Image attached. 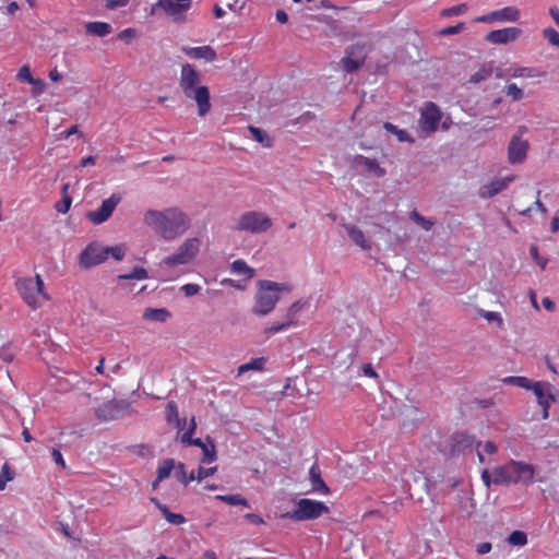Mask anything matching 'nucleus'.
<instances>
[{
  "mask_svg": "<svg viewBox=\"0 0 559 559\" xmlns=\"http://www.w3.org/2000/svg\"><path fill=\"white\" fill-rule=\"evenodd\" d=\"M512 180L513 177H506L484 185L479 190V197L483 199L493 198L496 194L504 190Z\"/></svg>",
  "mask_w": 559,
  "mask_h": 559,
  "instance_id": "21",
  "label": "nucleus"
},
{
  "mask_svg": "<svg viewBox=\"0 0 559 559\" xmlns=\"http://www.w3.org/2000/svg\"><path fill=\"white\" fill-rule=\"evenodd\" d=\"M383 129L386 130L388 132L396 135V138L400 142L414 143V141H415L414 138L411 136L406 130L399 129L395 124H393L391 122H384Z\"/></svg>",
  "mask_w": 559,
  "mask_h": 559,
  "instance_id": "29",
  "label": "nucleus"
},
{
  "mask_svg": "<svg viewBox=\"0 0 559 559\" xmlns=\"http://www.w3.org/2000/svg\"><path fill=\"white\" fill-rule=\"evenodd\" d=\"M509 465L504 467H498L493 471L492 483L495 485L509 484L511 483Z\"/></svg>",
  "mask_w": 559,
  "mask_h": 559,
  "instance_id": "35",
  "label": "nucleus"
},
{
  "mask_svg": "<svg viewBox=\"0 0 559 559\" xmlns=\"http://www.w3.org/2000/svg\"><path fill=\"white\" fill-rule=\"evenodd\" d=\"M265 361L266 360L264 357H259V358L252 359L251 361H249L247 364H242L238 367V374H242V373H246L251 370L260 371L264 368Z\"/></svg>",
  "mask_w": 559,
  "mask_h": 559,
  "instance_id": "32",
  "label": "nucleus"
},
{
  "mask_svg": "<svg viewBox=\"0 0 559 559\" xmlns=\"http://www.w3.org/2000/svg\"><path fill=\"white\" fill-rule=\"evenodd\" d=\"M543 35L552 46L559 47V33L555 28H545Z\"/></svg>",
  "mask_w": 559,
  "mask_h": 559,
  "instance_id": "52",
  "label": "nucleus"
},
{
  "mask_svg": "<svg viewBox=\"0 0 559 559\" xmlns=\"http://www.w3.org/2000/svg\"><path fill=\"white\" fill-rule=\"evenodd\" d=\"M135 36V29L134 28H126L123 31H121L119 34H118V39L120 40H130L132 39L133 37Z\"/></svg>",
  "mask_w": 559,
  "mask_h": 559,
  "instance_id": "63",
  "label": "nucleus"
},
{
  "mask_svg": "<svg viewBox=\"0 0 559 559\" xmlns=\"http://www.w3.org/2000/svg\"><path fill=\"white\" fill-rule=\"evenodd\" d=\"M328 512L329 508L323 502L304 498L297 502V508L295 510L284 513L282 518L295 521H306L318 519L321 514Z\"/></svg>",
  "mask_w": 559,
  "mask_h": 559,
  "instance_id": "4",
  "label": "nucleus"
},
{
  "mask_svg": "<svg viewBox=\"0 0 559 559\" xmlns=\"http://www.w3.org/2000/svg\"><path fill=\"white\" fill-rule=\"evenodd\" d=\"M478 314L487 321H496L500 328L503 326V320L498 312L478 310Z\"/></svg>",
  "mask_w": 559,
  "mask_h": 559,
  "instance_id": "51",
  "label": "nucleus"
},
{
  "mask_svg": "<svg viewBox=\"0 0 559 559\" xmlns=\"http://www.w3.org/2000/svg\"><path fill=\"white\" fill-rule=\"evenodd\" d=\"M169 316V311L165 308H146L143 312V319L157 322H165Z\"/></svg>",
  "mask_w": 559,
  "mask_h": 559,
  "instance_id": "28",
  "label": "nucleus"
},
{
  "mask_svg": "<svg viewBox=\"0 0 559 559\" xmlns=\"http://www.w3.org/2000/svg\"><path fill=\"white\" fill-rule=\"evenodd\" d=\"M159 11L171 17L175 23H183L187 20V3L179 0H158L153 4L152 13H158Z\"/></svg>",
  "mask_w": 559,
  "mask_h": 559,
  "instance_id": "9",
  "label": "nucleus"
},
{
  "mask_svg": "<svg viewBox=\"0 0 559 559\" xmlns=\"http://www.w3.org/2000/svg\"><path fill=\"white\" fill-rule=\"evenodd\" d=\"M128 407V402L114 400L97 407L95 415L102 421L115 420L121 417Z\"/></svg>",
  "mask_w": 559,
  "mask_h": 559,
  "instance_id": "13",
  "label": "nucleus"
},
{
  "mask_svg": "<svg viewBox=\"0 0 559 559\" xmlns=\"http://www.w3.org/2000/svg\"><path fill=\"white\" fill-rule=\"evenodd\" d=\"M185 97L194 100L198 106V115L204 117L211 110L210 90L206 85L183 93Z\"/></svg>",
  "mask_w": 559,
  "mask_h": 559,
  "instance_id": "15",
  "label": "nucleus"
},
{
  "mask_svg": "<svg viewBox=\"0 0 559 559\" xmlns=\"http://www.w3.org/2000/svg\"><path fill=\"white\" fill-rule=\"evenodd\" d=\"M440 119L441 111L439 107L435 103L428 102L421 109L419 127L423 131L429 133L435 132L438 128Z\"/></svg>",
  "mask_w": 559,
  "mask_h": 559,
  "instance_id": "12",
  "label": "nucleus"
},
{
  "mask_svg": "<svg viewBox=\"0 0 559 559\" xmlns=\"http://www.w3.org/2000/svg\"><path fill=\"white\" fill-rule=\"evenodd\" d=\"M503 382L507 384L516 385L519 388H523L525 390H532L534 382L525 377L511 376L503 379Z\"/></svg>",
  "mask_w": 559,
  "mask_h": 559,
  "instance_id": "36",
  "label": "nucleus"
},
{
  "mask_svg": "<svg viewBox=\"0 0 559 559\" xmlns=\"http://www.w3.org/2000/svg\"><path fill=\"white\" fill-rule=\"evenodd\" d=\"M216 471H217L216 466L209 467V468H204V467L200 466L199 469H198V475L195 476V479L201 481L204 478H207V477L214 475Z\"/></svg>",
  "mask_w": 559,
  "mask_h": 559,
  "instance_id": "62",
  "label": "nucleus"
},
{
  "mask_svg": "<svg viewBox=\"0 0 559 559\" xmlns=\"http://www.w3.org/2000/svg\"><path fill=\"white\" fill-rule=\"evenodd\" d=\"M174 467L175 461L173 459L164 460L162 465L158 466L157 468V481H162L165 478L169 477Z\"/></svg>",
  "mask_w": 559,
  "mask_h": 559,
  "instance_id": "38",
  "label": "nucleus"
},
{
  "mask_svg": "<svg viewBox=\"0 0 559 559\" xmlns=\"http://www.w3.org/2000/svg\"><path fill=\"white\" fill-rule=\"evenodd\" d=\"M403 481L412 499L421 502L427 496H429L430 483L423 472L405 469L403 472Z\"/></svg>",
  "mask_w": 559,
  "mask_h": 559,
  "instance_id": "5",
  "label": "nucleus"
},
{
  "mask_svg": "<svg viewBox=\"0 0 559 559\" xmlns=\"http://www.w3.org/2000/svg\"><path fill=\"white\" fill-rule=\"evenodd\" d=\"M530 144L520 135H513L508 146V158L511 164H520L526 158Z\"/></svg>",
  "mask_w": 559,
  "mask_h": 559,
  "instance_id": "19",
  "label": "nucleus"
},
{
  "mask_svg": "<svg viewBox=\"0 0 559 559\" xmlns=\"http://www.w3.org/2000/svg\"><path fill=\"white\" fill-rule=\"evenodd\" d=\"M352 165L354 167L362 166L366 173L372 174L377 178H382L386 174L385 169L382 168L376 159L368 158L364 155H355L352 158Z\"/></svg>",
  "mask_w": 559,
  "mask_h": 559,
  "instance_id": "20",
  "label": "nucleus"
},
{
  "mask_svg": "<svg viewBox=\"0 0 559 559\" xmlns=\"http://www.w3.org/2000/svg\"><path fill=\"white\" fill-rule=\"evenodd\" d=\"M520 466H521V462H511L509 464V469H510V478H511V483H519L521 481L520 479Z\"/></svg>",
  "mask_w": 559,
  "mask_h": 559,
  "instance_id": "57",
  "label": "nucleus"
},
{
  "mask_svg": "<svg viewBox=\"0 0 559 559\" xmlns=\"http://www.w3.org/2000/svg\"><path fill=\"white\" fill-rule=\"evenodd\" d=\"M271 226L272 221L270 217L261 212L249 211L239 217L235 229L239 231H248L251 234H262L270 229Z\"/></svg>",
  "mask_w": 559,
  "mask_h": 559,
  "instance_id": "7",
  "label": "nucleus"
},
{
  "mask_svg": "<svg viewBox=\"0 0 559 559\" xmlns=\"http://www.w3.org/2000/svg\"><path fill=\"white\" fill-rule=\"evenodd\" d=\"M14 478V472L10 468L8 463H4L0 473V490L5 488L8 481Z\"/></svg>",
  "mask_w": 559,
  "mask_h": 559,
  "instance_id": "48",
  "label": "nucleus"
},
{
  "mask_svg": "<svg viewBox=\"0 0 559 559\" xmlns=\"http://www.w3.org/2000/svg\"><path fill=\"white\" fill-rule=\"evenodd\" d=\"M257 286L254 306L251 312L258 317H264L271 313L280 300V294L283 292L289 293L292 289L288 284L267 280L258 281Z\"/></svg>",
  "mask_w": 559,
  "mask_h": 559,
  "instance_id": "2",
  "label": "nucleus"
},
{
  "mask_svg": "<svg viewBox=\"0 0 559 559\" xmlns=\"http://www.w3.org/2000/svg\"><path fill=\"white\" fill-rule=\"evenodd\" d=\"M176 477L177 479L182 483L183 485H187L189 481H192L195 479L194 473H190V475L187 474L186 466L183 463H178L176 466Z\"/></svg>",
  "mask_w": 559,
  "mask_h": 559,
  "instance_id": "43",
  "label": "nucleus"
},
{
  "mask_svg": "<svg viewBox=\"0 0 559 559\" xmlns=\"http://www.w3.org/2000/svg\"><path fill=\"white\" fill-rule=\"evenodd\" d=\"M201 72L198 71L192 64L186 63L181 66L179 87L182 93L203 86V84H201Z\"/></svg>",
  "mask_w": 559,
  "mask_h": 559,
  "instance_id": "14",
  "label": "nucleus"
},
{
  "mask_svg": "<svg viewBox=\"0 0 559 559\" xmlns=\"http://www.w3.org/2000/svg\"><path fill=\"white\" fill-rule=\"evenodd\" d=\"M306 305L307 302L302 300H297L293 302L286 311L285 319L287 321H292V325H294L296 323L297 313L301 311Z\"/></svg>",
  "mask_w": 559,
  "mask_h": 559,
  "instance_id": "39",
  "label": "nucleus"
},
{
  "mask_svg": "<svg viewBox=\"0 0 559 559\" xmlns=\"http://www.w3.org/2000/svg\"><path fill=\"white\" fill-rule=\"evenodd\" d=\"M310 481L312 491L322 495L330 493V489L321 477V471L317 464H313L309 469Z\"/></svg>",
  "mask_w": 559,
  "mask_h": 559,
  "instance_id": "23",
  "label": "nucleus"
},
{
  "mask_svg": "<svg viewBox=\"0 0 559 559\" xmlns=\"http://www.w3.org/2000/svg\"><path fill=\"white\" fill-rule=\"evenodd\" d=\"M491 74H492V67L484 66L471 76L469 82L474 83V84L480 83V82L487 80Z\"/></svg>",
  "mask_w": 559,
  "mask_h": 559,
  "instance_id": "41",
  "label": "nucleus"
},
{
  "mask_svg": "<svg viewBox=\"0 0 559 559\" xmlns=\"http://www.w3.org/2000/svg\"><path fill=\"white\" fill-rule=\"evenodd\" d=\"M467 10V5L465 3H461L459 5H454L449 9H444L442 11V16H452L463 14Z\"/></svg>",
  "mask_w": 559,
  "mask_h": 559,
  "instance_id": "54",
  "label": "nucleus"
},
{
  "mask_svg": "<svg viewBox=\"0 0 559 559\" xmlns=\"http://www.w3.org/2000/svg\"><path fill=\"white\" fill-rule=\"evenodd\" d=\"M374 50L381 55L376 58L377 71L380 74L385 73L388 66L394 61L405 62L401 51H397L390 40L379 41Z\"/></svg>",
  "mask_w": 559,
  "mask_h": 559,
  "instance_id": "8",
  "label": "nucleus"
},
{
  "mask_svg": "<svg viewBox=\"0 0 559 559\" xmlns=\"http://www.w3.org/2000/svg\"><path fill=\"white\" fill-rule=\"evenodd\" d=\"M534 477V468L530 464H525L521 462L520 466V479L524 484H528L533 480Z\"/></svg>",
  "mask_w": 559,
  "mask_h": 559,
  "instance_id": "47",
  "label": "nucleus"
},
{
  "mask_svg": "<svg viewBox=\"0 0 559 559\" xmlns=\"http://www.w3.org/2000/svg\"><path fill=\"white\" fill-rule=\"evenodd\" d=\"M343 226L346 229L348 237L355 245L359 246L364 250L370 248V246L366 242L365 235L360 228L349 224H344Z\"/></svg>",
  "mask_w": 559,
  "mask_h": 559,
  "instance_id": "26",
  "label": "nucleus"
},
{
  "mask_svg": "<svg viewBox=\"0 0 559 559\" xmlns=\"http://www.w3.org/2000/svg\"><path fill=\"white\" fill-rule=\"evenodd\" d=\"M44 282L39 275L33 278H20L16 282V288L25 300V302L33 309L40 307V299L48 300L49 297L43 290Z\"/></svg>",
  "mask_w": 559,
  "mask_h": 559,
  "instance_id": "3",
  "label": "nucleus"
},
{
  "mask_svg": "<svg viewBox=\"0 0 559 559\" xmlns=\"http://www.w3.org/2000/svg\"><path fill=\"white\" fill-rule=\"evenodd\" d=\"M160 512H162L163 516L165 518V520L171 524L180 525L186 522V519L182 514L173 513L169 511V509L167 507L160 508Z\"/></svg>",
  "mask_w": 559,
  "mask_h": 559,
  "instance_id": "44",
  "label": "nucleus"
},
{
  "mask_svg": "<svg viewBox=\"0 0 559 559\" xmlns=\"http://www.w3.org/2000/svg\"><path fill=\"white\" fill-rule=\"evenodd\" d=\"M464 29H465V24L463 22H461L454 26H449V27L441 29L440 35H442V36L454 35V34L461 33Z\"/></svg>",
  "mask_w": 559,
  "mask_h": 559,
  "instance_id": "58",
  "label": "nucleus"
},
{
  "mask_svg": "<svg viewBox=\"0 0 559 559\" xmlns=\"http://www.w3.org/2000/svg\"><path fill=\"white\" fill-rule=\"evenodd\" d=\"M341 62L343 64L344 70L348 73H352V72L358 70L364 63L354 57L347 56L346 53L342 58Z\"/></svg>",
  "mask_w": 559,
  "mask_h": 559,
  "instance_id": "42",
  "label": "nucleus"
},
{
  "mask_svg": "<svg viewBox=\"0 0 559 559\" xmlns=\"http://www.w3.org/2000/svg\"><path fill=\"white\" fill-rule=\"evenodd\" d=\"M192 435L193 433H190L189 431H186L181 438H180V441L181 443L185 445V447H189V445H201V439L200 438H195L193 439L192 438Z\"/></svg>",
  "mask_w": 559,
  "mask_h": 559,
  "instance_id": "59",
  "label": "nucleus"
},
{
  "mask_svg": "<svg viewBox=\"0 0 559 559\" xmlns=\"http://www.w3.org/2000/svg\"><path fill=\"white\" fill-rule=\"evenodd\" d=\"M231 271L239 275H246L248 280L254 274V270L249 267L243 260L234 261L231 264Z\"/></svg>",
  "mask_w": 559,
  "mask_h": 559,
  "instance_id": "37",
  "label": "nucleus"
},
{
  "mask_svg": "<svg viewBox=\"0 0 559 559\" xmlns=\"http://www.w3.org/2000/svg\"><path fill=\"white\" fill-rule=\"evenodd\" d=\"M71 203H72L71 197L63 195L61 202L56 204V210L59 213L66 214L70 210Z\"/></svg>",
  "mask_w": 559,
  "mask_h": 559,
  "instance_id": "60",
  "label": "nucleus"
},
{
  "mask_svg": "<svg viewBox=\"0 0 559 559\" xmlns=\"http://www.w3.org/2000/svg\"><path fill=\"white\" fill-rule=\"evenodd\" d=\"M532 391L537 397V402L540 406L550 407L551 403L556 400V388L545 381H536L532 386Z\"/></svg>",
  "mask_w": 559,
  "mask_h": 559,
  "instance_id": "17",
  "label": "nucleus"
},
{
  "mask_svg": "<svg viewBox=\"0 0 559 559\" xmlns=\"http://www.w3.org/2000/svg\"><path fill=\"white\" fill-rule=\"evenodd\" d=\"M108 258L107 247L98 243H90L81 253V265L88 269L103 263Z\"/></svg>",
  "mask_w": 559,
  "mask_h": 559,
  "instance_id": "11",
  "label": "nucleus"
},
{
  "mask_svg": "<svg viewBox=\"0 0 559 559\" xmlns=\"http://www.w3.org/2000/svg\"><path fill=\"white\" fill-rule=\"evenodd\" d=\"M217 500H221L229 506H242L246 508H249V503L246 498H243L241 495H218L216 496Z\"/></svg>",
  "mask_w": 559,
  "mask_h": 559,
  "instance_id": "33",
  "label": "nucleus"
},
{
  "mask_svg": "<svg viewBox=\"0 0 559 559\" xmlns=\"http://www.w3.org/2000/svg\"><path fill=\"white\" fill-rule=\"evenodd\" d=\"M122 198L119 193H112L108 199L104 200L96 211H91L86 217L95 225L106 222L115 211L116 206L121 202Z\"/></svg>",
  "mask_w": 559,
  "mask_h": 559,
  "instance_id": "10",
  "label": "nucleus"
},
{
  "mask_svg": "<svg viewBox=\"0 0 559 559\" xmlns=\"http://www.w3.org/2000/svg\"><path fill=\"white\" fill-rule=\"evenodd\" d=\"M107 250L108 255H111L117 261L122 260L126 255V247L123 245L107 247Z\"/></svg>",
  "mask_w": 559,
  "mask_h": 559,
  "instance_id": "53",
  "label": "nucleus"
},
{
  "mask_svg": "<svg viewBox=\"0 0 559 559\" xmlns=\"http://www.w3.org/2000/svg\"><path fill=\"white\" fill-rule=\"evenodd\" d=\"M200 245L201 242L199 238L186 239L178 247L175 253L163 259V264L169 267H174L177 265L190 263L197 257L200 250Z\"/></svg>",
  "mask_w": 559,
  "mask_h": 559,
  "instance_id": "6",
  "label": "nucleus"
},
{
  "mask_svg": "<svg viewBox=\"0 0 559 559\" xmlns=\"http://www.w3.org/2000/svg\"><path fill=\"white\" fill-rule=\"evenodd\" d=\"M134 452L142 457L152 455V450L145 444H140L134 448Z\"/></svg>",
  "mask_w": 559,
  "mask_h": 559,
  "instance_id": "64",
  "label": "nucleus"
},
{
  "mask_svg": "<svg viewBox=\"0 0 559 559\" xmlns=\"http://www.w3.org/2000/svg\"><path fill=\"white\" fill-rule=\"evenodd\" d=\"M475 438L466 432H455L449 439L450 450L445 451L447 455H455L472 449L475 444Z\"/></svg>",
  "mask_w": 559,
  "mask_h": 559,
  "instance_id": "18",
  "label": "nucleus"
},
{
  "mask_svg": "<svg viewBox=\"0 0 559 559\" xmlns=\"http://www.w3.org/2000/svg\"><path fill=\"white\" fill-rule=\"evenodd\" d=\"M345 53L349 57H354L361 62L365 61L367 57V47L365 43H356L348 46L345 50Z\"/></svg>",
  "mask_w": 559,
  "mask_h": 559,
  "instance_id": "30",
  "label": "nucleus"
},
{
  "mask_svg": "<svg viewBox=\"0 0 559 559\" xmlns=\"http://www.w3.org/2000/svg\"><path fill=\"white\" fill-rule=\"evenodd\" d=\"M530 252H531V255L533 258V260L539 265V267L542 270H545L546 269V265L548 263V260L545 259V258H542L539 254H538V249L535 245H532L530 247Z\"/></svg>",
  "mask_w": 559,
  "mask_h": 559,
  "instance_id": "55",
  "label": "nucleus"
},
{
  "mask_svg": "<svg viewBox=\"0 0 559 559\" xmlns=\"http://www.w3.org/2000/svg\"><path fill=\"white\" fill-rule=\"evenodd\" d=\"M17 79L21 81H25L32 85H39V91L45 88V82L39 79H34L31 74V69L28 66H23L17 72Z\"/></svg>",
  "mask_w": 559,
  "mask_h": 559,
  "instance_id": "31",
  "label": "nucleus"
},
{
  "mask_svg": "<svg viewBox=\"0 0 559 559\" xmlns=\"http://www.w3.org/2000/svg\"><path fill=\"white\" fill-rule=\"evenodd\" d=\"M249 131L257 142L261 143L265 147L272 146V140L264 130L250 126Z\"/></svg>",
  "mask_w": 559,
  "mask_h": 559,
  "instance_id": "34",
  "label": "nucleus"
},
{
  "mask_svg": "<svg viewBox=\"0 0 559 559\" xmlns=\"http://www.w3.org/2000/svg\"><path fill=\"white\" fill-rule=\"evenodd\" d=\"M290 325H292V321H287L284 318V320L282 322H278V323H275V324H273L271 326L265 328L263 333L265 335L275 334V333H278V332H282V331L286 330Z\"/></svg>",
  "mask_w": 559,
  "mask_h": 559,
  "instance_id": "50",
  "label": "nucleus"
},
{
  "mask_svg": "<svg viewBox=\"0 0 559 559\" xmlns=\"http://www.w3.org/2000/svg\"><path fill=\"white\" fill-rule=\"evenodd\" d=\"M523 31L519 27H507L489 32L485 39L491 44L504 45L516 40Z\"/></svg>",
  "mask_w": 559,
  "mask_h": 559,
  "instance_id": "16",
  "label": "nucleus"
},
{
  "mask_svg": "<svg viewBox=\"0 0 559 559\" xmlns=\"http://www.w3.org/2000/svg\"><path fill=\"white\" fill-rule=\"evenodd\" d=\"M180 290L185 294L186 297H192L201 290V287L197 284H186L181 286Z\"/></svg>",
  "mask_w": 559,
  "mask_h": 559,
  "instance_id": "61",
  "label": "nucleus"
},
{
  "mask_svg": "<svg viewBox=\"0 0 559 559\" xmlns=\"http://www.w3.org/2000/svg\"><path fill=\"white\" fill-rule=\"evenodd\" d=\"M85 31L90 35L105 37L111 33L112 28L111 25L106 22H88L85 24Z\"/></svg>",
  "mask_w": 559,
  "mask_h": 559,
  "instance_id": "27",
  "label": "nucleus"
},
{
  "mask_svg": "<svg viewBox=\"0 0 559 559\" xmlns=\"http://www.w3.org/2000/svg\"><path fill=\"white\" fill-rule=\"evenodd\" d=\"M409 217L425 230H430L435 224L432 221L424 217L415 210L411 212Z\"/></svg>",
  "mask_w": 559,
  "mask_h": 559,
  "instance_id": "45",
  "label": "nucleus"
},
{
  "mask_svg": "<svg viewBox=\"0 0 559 559\" xmlns=\"http://www.w3.org/2000/svg\"><path fill=\"white\" fill-rule=\"evenodd\" d=\"M143 223L166 241L180 237L190 227L189 216L178 207H168L163 211L146 210Z\"/></svg>",
  "mask_w": 559,
  "mask_h": 559,
  "instance_id": "1",
  "label": "nucleus"
},
{
  "mask_svg": "<svg viewBox=\"0 0 559 559\" xmlns=\"http://www.w3.org/2000/svg\"><path fill=\"white\" fill-rule=\"evenodd\" d=\"M497 22L515 23L521 17V12L516 7H504L495 11Z\"/></svg>",
  "mask_w": 559,
  "mask_h": 559,
  "instance_id": "24",
  "label": "nucleus"
},
{
  "mask_svg": "<svg viewBox=\"0 0 559 559\" xmlns=\"http://www.w3.org/2000/svg\"><path fill=\"white\" fill-rule=\"evenodd\" d=\"M181 50L191 58L205 59L206 61H214L217 56L211 46L182 47Z\"/></svg>",
  "mask_w": 559,
  "mask_h": 559,
  "instance_id": "22",
  "label": "nucleus"
},
{
  "mask_svg": "<svg viewBox=\"0 0 559 559\" xmlns=\"http://www.w3.org/2000/svg\"><path fill=\"white\" fill-rule=\"evenodd\" d=\"M506 93L508 96H511L513 100H520L523 97V91L514 83L507 86Z\"/></svg>",
  "mask_w": 559,
  "mask_h": 559,
  "instance_id": "56",
  "label": "nucleus"
},
{
  "mask_svg": "<svg viewBox=\"0 0 559 559\" xmlns=\"http://www.w3.org/2000/svg\"><path fill=\"white\" fill-rule=\"evenodd\" d=\"M178 407L174 401L167 403L166 406V420L169 425H173L175 420H178Z\"/></svg>",
  "mask_w": 559,
  "mask_h": 559,
  "instance_id": "49",
  "label": "nucleus"
},
{
  "mask_svg": "<svg viewBox=\"0 0 559 559\" xmlns=\"http://www.w3.org/2000/svg\"><path fill=\"white\" fill-rule=\"evenodd\" d=\"M198 447L201 448V451L203 453V457L201 460L202 463H212L216 461V448L211 437L207 436L204 441L201 439V445Z\"/></svg>",
  "mask_w": 559,
  "mask_h": 559,
  "instance_id": "25",
  "label": "nucleus"
},
{
  "mask_svg": "<svg viewBox=\"0 0 559 559\" xmlns=\"http://www.w3.org/2000/svg\"><path fill=\"white\" fill-rule=\"evenodd\" d=\"M147 277H148L147 271L140 266H134L133 270L128 274L118 275L119 281L145 280Z\"/></svg>",
  "mask_w": 559,
  "mask_h": 559,
  "instance_id": "40",
  "label": "nucleus"
},
{
  "mask_svg": "<svg viewBox=\"0 0 559 559\" xmlns=\"http://www.w3.org/2000/svg\"><path fill=\"white\" fill-rule=\"evenodd\" d=\"M508 542L513 546H524L527 543V536L523 531H513L509 535Z\"/></svg>",
  "mask_w": 559,
  "mask_h": 559,
  "instance_id": "46",
  "label": "nucleus"
}]
</instances>
